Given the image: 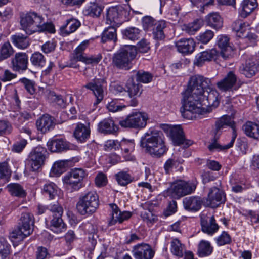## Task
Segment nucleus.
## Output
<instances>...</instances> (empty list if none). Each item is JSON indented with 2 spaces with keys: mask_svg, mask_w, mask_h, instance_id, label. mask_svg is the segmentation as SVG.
<instances>
[{
  "mask_svg": "<svg viewBox=\"0 0 259 259\" xmlns=\"http://www.w3.org/2000/svg\"><path fill=\"white\" fill-rule=\"evenodd\" d=\"M141 216L147 223H153L157 219L156 217L150 210H144L143 212H142Z\"/></svg>",
  "mask_w": 259,
  "mask_h": 259,
  "instance_id": "338daca9",
  "label": "nucleus"
},
{
  "mask_svg": "<svg viewBox=\"0 0 259 259\" xmlns=\"http://www.w3.org/2000/svg\"><path fill=\"white\" fill-rule=\"evenodd\" d=\"M257 65L253 62H246L239 68L240 72L247 78H251L257 72Z\"/></svg>",
  "mask_w": 259,
  "mask_h": 259,
  "instance_id": "bb28decb",
  "label": "nucleus"
},
{
  "mask_svg": "<svg viewBox=\"0 0 259 259\" xmlns=\"http://www.w3.org/2000/svg\"><path fill=\"white\" fill-rule=\"evenodd\" d=\"M229 38L227 36L220 35L218 37V45L221 49V55L227 60L232 57L233 55V50L229 43Z\"/></svg>",
  "mask_w": 259,
  "mask_h": 259,
  "instance_id": "f3484780",
  "label": "nucleus"
},
{
  "mask_svg": "<svg viewBox=\"0 0 259 259\" xmlns=\"http://www.w3.org/2000/svg\"><path fill=\"white\" fill-rule=\"evenodd\" d=\"M126 106L121 105L118 100H113L107 105V108L109 112H116L122 110Z\"/></svg>",
  "mask_w": 259,
  "mask_h": 259,
  "instance_id": "603ef678",
  "label": "nucleus"
},
{
  "mask_svg": "<svg viewBox=\"0 0 259 259\" xmlns=\"http://www.w3.org/2000/svg\"><path fill=\"white\" fill-rule=\"evenodd\" d=\"M152 75L149 72L138 71L137 73V81L143 83H148L152 80Z\"/></svg>",
  "mask_w": 259,
  "mask_h": 259,
  "instance_id": "5fc2aeb1",
  "label": "nucleus"
},
{
  "mask_svg": "<svg viewBox=\"0 0 259 259\" xmlns=\"http://www.w3.org/2000/svg\"><path fill=\"white\" fill-rule=\"evenodd\" d=\"M0 178L7 180L10 175V171L8 168L7 162L0 163Z\"/></svg>",
  "mask_w": 259,
  "mask_h": 259,
  "instance_id": "680f3d73",
  "label": "nucleus"
},
{
  "mask_svg": "<svg viewBox=\"0 0 259 259\" xmlns=\"http://www.w3.org/2000/svg\"><path fill=\"white\" fill-rule=\"evenodd\" d=\"M12 63L14 70H25L27 68L28 56L26 53H16L12 60Z\"/></svg>",
  "mask_w": 259,
  "mask_h": 259,
  "instance_id": "412c9836",
  "label": "nucleus"
},
{
  "mask_svg": "<svg viewBox=\"0 0 259 259\" xmlns=\"http://www.w3.org/2000/svg\"><path fill=\"white\" fill-rule=\"evenodd\" d=\"M213 32L208 30L200 34L198 36V40L203 44H207L213 38Z\"/></svg>",
  "mask_w": 259,
  "mask_h": 259,
  "instance_id": "bf43d9fd",
  "label": "nucleus"
},
{
  "mask_svg": "<svg viewBox=\"0 0 259 259\" xmlns=\"http://www.w3.org/2000/svg\"><path fill=\"white\" fill-rule=\"evenodd\" d=\"M140 30L136 27H130L122 31L124 37L131 40L138 39L140 36Z\"/></svg>",
  "mask_w": 259,
  "mask_h": 259,
  "instance_id": "c03bdc74",
  "label": "nucleus"
},
{
  "mask_svg": "<svg viewBox=\"0 0 259 259\" xmlns=\"http://www.w3.org/2000/svg\"><path fill=\"white\" fill-rule=\"evenodd\" d=\"M116 29L113 26H109L104 30L102 34L101 41L104 43L108 41H117Z\"/></svg>",
  "mask_w": 259,
  "mask_h": 259,
  "instance_id": "c756f323",
  "label": "nucleus"
},
{
  "mask_svg": "<svg viewBox=\"0 0 259 259\" xmlns=\"http://www.w3.org/2000/svg\"><path fill=\"white\" fill-rule=\"evenodd\" d=\"M237 137V133L236 131H233L232 135V138L230 143L224 146L220 145L217 142H213L208 146V148L210 151H213L214 150H224L229 149L233 145L234 142Z\"/></svg>",
  "mask_w": 259,
  "mask_h": 259,
  "instance_id": "72a5a7b5",
  "label": "nucleus"
},
{
  "mask_svg": "<svg viewBox=\"0 0 259 259\" xmlns=\"http://www.w3.org/2000/svg\"><path fill=\"white\" fill-rule=\"evenodd\" d=\"M13 53V50L9 42H5L1 47L0 50V60H5Z\"/></svg>",
  "mask_w": 259,
  "mask_h": 259,
  "instance_id": "09e8293b",
  "label": "nucleus"
},
{
  "mask_svg": "<svg viewBox=\"0 0 259 259\" xmlns=\"http://www.w3.org/2000/svg\"><path fill=\"white\" fill-rule=\"evenodd\" d=\"M219 226L215 223L213 216L209 219L208 222L203 221L202 222V230L205 232L209 234L214 233L218 229Z\"/></svg>",
  "mask_w": 259,
  "mask_h": 259,
  "instance_id": "c9c22d12",
  "label": "nucleus"
},
{
  "mask_svg": "<svg viewBox=\"0 0 259 259\" xmlns=\"http://www.w3.org/2000/svg\"><path fill=\"white\" fill-rule=\"evenodd\" d=\"M167 135L172 141L174 145L180 146L184 145V148H188L193 144L190 140L185 138L183 131H167Z\"/></svg>",
  "mask_w": 259,
  "mask_h": 259,
  "instance_id": "dca6fc26",
  "label": "nucleus"
},
{
  "mask_svg": "<svg viewBox=\"0 0 259 259\" xmlns=\"http://www.w3.org/2000/svg\"><path fill=\"white\" fill-rule=\"evenodd\" d=\"M67 164V161L60 160L54 163L53 164L50 175L52 177H58L65 170V167Z\"/></svg>",
  "mask_w": 259,
  "mask_h": 259,
  "instance_id": "4c0bfd02",
  "label": "nucleus"
},
{
  "mask_svg": "<svg viewBox=\"0 0 259 259\" xmlns=\"http://www.w3.org/2000/svg\"><path fill=\"white\" fill-rule=\"evenodd\" d=\"M213 247L208 241L202 240L199 244L198 254L200 257H205L211 254Z\"/></svg>",
  "mask_w": 259,
  "mask_h": 259,
  "instance_id": "e433bc0d",
  "label": "nucleus"
},
{
  "mask_svg": "<svg viewBox=\"0 0 259 259\" xmlns=\"http://www.w3.org/2000/svg\"><path fill=\"white\" fill-rule=\"evenodd\" d=\"M48 97L52 102L56 103L59 108H64L66 107V101L61 95H57L54 92H50Z\"/></svg>",
  "mask_w": 259,
  "mask_h": 259,
  "instance_id": "49530a36",
  "label": "nucleus"
},
{
  "mask_svg": "<svg viewBox=\"0 0 259 259\" xmlns=\"http://www.w3.org/2000/svg\"><path fill=\"white\" fill-rule=\"evenodd\" d=\"M48 155L47 149L38 146L29 153L27 160V165L30 167L32 171H37L44 164Z\"/></svg>",
  "mask_w": 259,
  "mask_h": 259,
  "instance_id": "0eeeda50",
  "label": "nucleus"
},
{
  "mask_svg": "<svg viewBox=\"0 0 259 259\" xmlns=\"http://www.w3.org/2000/svg\"><path fill=\"white\" fill-rule=\"evenodd\" d=\"M88 40L84 41L80 44L74 51V58L77 61H82L85 64H97L102 59L100 54L97 56H92L87 57L83 55L82 52L85 50L88 45Z\"/></svg>",
  "mask_w": 259,
  "mask_h": 259,
  "instance_id": "f8f14e48",
  "label": "nucleus"
},
{
  "mask_svg": "<svg viewBox=\"0 0 259 259\" xmlns=\"http://www.w3.org/2000/svg\"><path fill=\"white\" fill-rule=\"evenodd\" d=\"M42 20V17L36 13L29 12L21 16L20 24L27 34L45 31L54 33L55 30L54 25L52 23H45Z\"/></svg>",
  "mask_w": 259,
  "mask_h": 259,
  "instance_id": "7ed1b4c3",
  "label": "nucleus"
},
{
  "mask_svg": "<svg viewBox=\"0 0 259 259\" xmlns=\"http://www.w3.org/2000/svg\"><path fill=\"white\" fill-rule=\"evenodd\" d=\"M9 253V246L6 240L0 238V259H5Z\"/></svg>",
  "mask_w": 259,
  "mask_h": 259,
  "instance_id": "864d4df0",
  "label": "nucleus"
},
{
  "mask_svg": "<svg viewBox=\"0 0 259 259\" xmlns=\"http://www.w3.org/2000/svg\"><path fill=\"white\" fill-rule=\"evenodd\" d=\"M166 23L164 21H160L155 24L153 28V35L155 39L163 40L165 37L164 29L166 28Z\"/></svg>",
  "mask_w": 259,
  "mask_h": 259,
  "instance_id": "c85d7f7f",
  "label": "nucleus"
},
{
  "mask_svg": "<svg viewBox=\"0 0 259 259\" xmlns=\"http://www.w3.org/2000/svg\"><path fill=\"white\" fill-rule=\"evenodd\" d=\"M26 232H25L23 229H21L18 226L17 229L13 230L10 233L9 237L14 241V240H17L18 241L23 240L25 237L30 235L26 234Z\"/></svg>",
  "mask_w": 259,
  "mask_h": 259,
  "instance_id": "de8ad7c7",
  "label": "nucleus"
},
{
  "mask_svg": "<svg viewBox=\"0 0 259 259\" xmlns=\"http://www.w3.org/2000/svg\"><path fill=\"white\" fill-rule=\"evenodd\" d=\"M56 120L48 114H44L36 121L37 130H50L54 128L55 124H61L63 121L56 122Z\"/></svg>",
  "mask_w": 259,
  "mask_h": 259,
  "instance_id": "aec40b11",
  "label": "nucleus"
},
{
  "mask_svg": "<svg viewBox=\"0 0 259 259\" xmlns=\"http://www.w3.org/2000/svg\"><path fill=\"white\" fill-rule=\"evenodd\" d=\"M80 22L76 19L67 20L66 24L61 27L60 31L62 35H67L75 31L80 26Z\"/></svg>",
  "mask_w": 259,
  "mask_h": 259,
  "instance_id": "a878e982",
  "label": "nucleus"
},
{
  "mask_svg": "<svg viewBox=\"0 0 259 259\" xmlns=\"http://www.w3.org/2000/svg\"><path fill=\"white\" fill-rule=\"evenodd\" d=\"M217 241L219 245H224L230 243L231 242V237L228 233L223 232L222 234L218 237Z\"/></svg>",
  "mask_w": 259,
  "mask_h": 259,
  "instance_id": "e2e57ef3",
  "label": "nucleus"
},
{
  "mask_svg": "<svg viewBox=\"0 0 259 259\" xmlns=\"http://www.w3.org/2000/svg\"><path fill=\"white\" fill-rule=\"evenodd\" d=\"M183 204L185 209L196 211L200 209L202 200L198 196L187 197L183 199Z\"/></svg>",
  "mask_w": 259,
  "mask_h": 259,
  "instance_id": "5701e85b",
  "label": "nucleus"
},
{
  "mask_svg": "<svg viewBox=\"0 0 259 259\" xmlns=\"http://www.w3.org/2000/svg\"><path fill=\"white\" fill-rule=\"evenodd\" d=\"M171 251L172 253L178 257H182L184 252V245L178 239H174L171 242Z\"/></svg>",
  "mask_w": 259,
  "mask_h": 259,
  "instance_id": "a19ab883",
  "label": "nucleus"
},
{
  "mask_svg": "<svg viewBox=\"0 0 259 259\" xmlns=\"http://www.w3.org/2000/svg\"><path fill=\"white\" fill-rule=\"evenodd\" d=\"M141 146L151 155L160 157L166 151L163 135L158 131H148L141 138Z\"/></svg>",
  "mask_w": 259,
  "mask_h": 259,
  "instance_id": "f03ea898",
  "label": "nucleus"
},
{
  "mask_svg": "<svg viewBox=\"0 0 259 259\" xmlns=\"http://www.w3.org/2000/svg\"><path fill=\"white\" fill-rule=\"evenodd\" d=\"M203 25V20L197 19L192 23H189L186 27V30L190 34H193L198 31Z\"/></svg>",
  "mask_w": 259,
  "mask_h": 259,
  "instance_id": "8fccbe9b",
  "label": "nucleus"
},
{
  "mask_svg": "<svg viewBox=\"0 0 259 259\" xmlns=\"http://www.w3.org/2000/svg\"><path fill=\"white\" fill-rule=\"evenodd\" d=\"M20 81L24 85L25 88L29 94L33 95L35 93L33 81L26 78H23Z\"/></svg>",
  "mask_w": 259,
  "mask_h": 259,
  "instance_id": "052dcab7",
  "label": "nucleus"
},
{
  "mask_svg": "<svg viewBox=\"0 0 259 259\" xmlns=\"http://www.w3.org/2000/svg\"><path fill=\"white\" fill-rule=\"evenodd\" d=\"M13 42L19 48H26L29 45L27 36L23 35H15L12 37Z\"/></svg>",
  "mask_w": 259,
  "mask_h": 259,
  "instance_id": "ea45409f",
  "label": "nucleus"
},
{
  "mask_svg": "<svg viewBox=\"0 0 259 259\" xmlns=\"http://www.w3.org/2000/svg\"><path fill=\"white\" fill-rule=\"evenodd\" d=\"M90 135V131H74L73 136L79 142H82Z\"/></svg>",
  "mask_w": 259,
  "mask_h": 259,
  "instance_id": "6e6d98bb",
  "label": "nucleus"
},
{
  "mask_svg": "<svg viewBox=\"0 0 259 259\" xmlns=\"http://www.w3.org/2000/svg\"><path fill=\"white\" fill-rule=\"evenodd\" d=\"M235 123L229 116L224 115L215 122L217 130L229 127L233 130L235 128Z\"/></svg>",
  "mask_w": 259,
  "mask_h": 259,
  "instance_id": "7c9ffc66",
  "label": "nucleus"
},
{
  "mask_svg": "<svg viewBox=\"0 0 259 259\" xmlns=\"http://www.w3.org/2000/svg\"><path fill=\"white\" fill-rule=\"evenodd\" d=\"M225 201L226 196L223 191L213 187L209 189L205 203L206 206L214 208L224 203Z\"/></svg>",
  "mask_w": 259,
  "mask_h": 259,
  "instance_id": "9b49d317",
  "label": "nucleus"
},
{
  "mask_svg": "<svg viewBox=\"0 0 259 259\" xmlns=\"http://www.w3.org/2000/svg\"><path fill=\"white\" fill-rule=\"evenodd\" d=\"M50 150L53 152H60L68 148L67 144L62 139L52 140L48 144Z\"/></svg>",
  "mask_w": 259,
  "mask_h": 259,
  "instance_id": "2f4dec72",
  "label": "nucleus"
},
{
  "mask_svg": "<svg viewBox=\"0 0 259 259\" xmlns=\"http://www.w3.org/2000/svg\"><path fill=\"white\" fill-rule=\"evenodd\" d=\"M61 217L53 215L51 221V229L57 233L61 232L65 228V224L63 222Z\"/></svg>",
  "mask_w": 259,
  "mask_h": 259,
  "instance_id": "f704fd0d",
  "label": "nucleus"
},
{
  "mask_svg": "<svg viewBox=\"0 0 259 259\" xmlns=\"http://www.w3.org/2000/svg\"><path fill=\"white\" fill-rule=\"evenodd\" d=\"M110 207L112 209L111 218L108 221V225L112 226L116 223H122L124 220L128 219L131 217L130 212H121L118 206L115 204H110Z\"/></svg>",
  "mask_w": 259,
  "mask_h": 259,
  "instance_id": "4468645a",
  "label": "nucleus"
},
{
  "mask_svg": "<svg viewBox=\"0 0 259 259\" xmlns=\"http://www.w3.org/2000/svg\"><path fill=\"white\" fill-rule=\"evenodd\" d=\"M7 188L11 195L20 198H24L26 193L23 187L19 184L12 183L7 186Z\"/></svg>",
  "mask_w": 259,
  "mask_h": 259,
  "instance_id": "473e14b6",
  "label": "nucleus"
},
{
  "mask_svg": "<svg viewBox=\"0 0 259 259\" xmlns=\"http://www.w3.org/2000/svg\"><path fill=\"white\" fill-rule=\"evenodd\" d=\"M210 88L209 79L198 75L190 77L182 100L183 106L180 111L184 118L193 119L196 118V115L202 114L204 112L202 106L206 104L204 103L206 97L204 95L205 90Z\"/></svg>",
  "mask_w": 259,
  "mask_h": 259,
  "instance_id": "f257e3e1",
  "label": "nucleus"
},
{
  "mask_svg": "<svg viewBox=\"0 0 259 259\" xmlns=\"http://www.w3.org/2000/svg\"><path fill=\"white\" fill-rule=\"evenodd\" d=\"M99 205L97 194L95 192L90 191L79 197L76 208L81 215H91L96 211Z\"/></svg>",
  "mask_w": 259,
  "mask_h": 259,
  "instance_id": "39448f33",
  "label": "nucleus"
},
{
  "mask_svg": "<svg viewBox=\"0 0 259 259\" xmlns=\"http://www.w3.org/2000/svg\"><path fill=\"white\" fill-rule=\"evenodd\" d=\"M48 209L51 211L53 215L62 216L63 214L62 207L57 203L48 206Z\"/></svg>",
  "mask_w": 259,
  "mask_h": 259,
  "instance_id": "69168bd1",
  "label": "nucleus"
},
{
  "mask_svg": "<svg viewBox=\"0 0 259 259\" xmlns=\"http://www.w3.org/2000/svg\"><path fill=\"white\" fill-rule=\"evenodd\" d=\"M34 220L33 214L29 212L22 213L18 226L26 232V234L30 235L33 231Z\"/></svg>",
  "mask_w": 259,
  "mask_h": 259,
  "instance_id": "6ab92c4d",
  "label": "nucleus"
},
{
  "mask_svg": "<svg viewBox=\"0 0 259 259\" xmlns=\"http://www.w3.org/2000/svg\"><path fill=\"white\" fill-rule=\"evenodd\" d=\"M30 60L34 65L41 67H43L46 63V60L43 55L39 52L33 53L32 55Z\"/></svg>",
  "mask_w": 259,
  "mask_h": 259,
  "instance_id": "3c124183",
  "label": "nucleus"
},
{
  "mask_svg": "<svg viewBox=\"0 0 259 259\" xmlns=\"http://www.w3.org/2000/svg\"><path fill=\"white\" fill-rule=\"evenodd\" d=\"M258 6L257 0H243L241 3V11L240 15L246 18L250 15Z\"/></svg>",
  "mask_w": 259,
  "mask_h": 259,
  "instance_id": "393cba45",
  "label": "nucleus"
},
{
  "mask_svg": "<svg viewBox=\"0 0 259 259\" xmlns=\"http://www.w3.org/2000/svg\"><path fill=\"white\" fill-rule=\"evenodd\" d=\"M99 130H107L108 128L115 130L117 128L115 125L114 121L111 119H105L99 124Z\"/></svg>",
  "mask_w": 259,
  "mask_h": 259,
  "instance_id": "4d7b16f0",
  "label": "nucleus"
},
{
  "mask_svg": "<svg viewBox=\"0 0 259 259\" xmlns=\"http://www.w3.org/2000/svg\"><path fill=\"white\" fill-rule=\"evenodd\" d=\"M85 176V171L81 168H75L68 172L63 178L64 183L69 185L75 190L81 187V181Z\"/></svg>",
  "mask_w": 259,
  "mask_h": 259,
  "instance_id": "1a4fd4ad",
  "label": "nucleus"
},
{
  "mask_svg": "<svg viewBox=\"0 0 259 259\" xmlns=\"http://www.w3.org/2000/svg\"><path fill=\"white\" fill-rule=\"evenodd\" d=\"M176 46L179 52L184 54H188L194 51L195 42L192 38H183L176 42Z\"/></svg>",
  "mask_w": 259,
  "mask_h": 259,
  "instance_id": "4be33fe9",
  "label": "nucleus"
},
{
  "mask_svg": "<svg viewBox=\"0 0 259 259\" xmlns=\"http://www.w3.org/2000/svg\"><path fill=\"white\" fill-rule=\"evenodd\" d=\"M137 49L134 46H126L120 49L112 58V64L120 69L127 70L132 68V61L136 57Z\"/></svg>",
  "mask_w": 259,
  "mask_h": 259,
  "instance_id": "20e7f679",
  "label": "nucleus"
},
{
  "mask_svg": "<svg viewBox=\"0 0 259 259\" xmlns=\"http://www.w3.org/2000/svg\"><path fill=\"white\" fill-rule=\"evenodd\" d=\"M148 117L147 115L142 113L128 116L126 119L119 122L123 128H144L146 124Z\"/></svg>",
  "mask_w": 259,
  "mask_h": 259,
  "instance_id": "9d476101",
  "label": "nucleus"
},
{
  "mask_svg": "<svg viewBox=\"0 0 259 259\" xmlns=\"http://www.w3.org/2000/svg\"><path fill=\"white\" fill-rule=\"evenodd\" d=\"M197 183L196 180L189 182L179 180L172 184L168 189V193L174 198L179 199L194 192Z\"/></svg>",
  "mask_w": 259,
  "mask_h": 259,
  "instance_id": "423d86ee",
  "label": "nucleus"
},
{
  "mask_svg": "<svg viewBox=\"0 0 259 259\" xmlns=\"http://www.w3.org/2000/svg\"><path fill=\"white\" fill-rule=\"evenodd\" d=\"M128 11L121 6L109 8L107 11L106 19L108 24H121L125 21Z\"/></svg>",
  "mask_w": 259,
  "mask_h": 259,
  "instance_id": "6e6552de",
  "label": "nucleus"
},
{
  "mask_svg": "<svg viewBox=\"0 0 259 259\" xmlns=\"http://www.w3.org/2000/svg\"><path fill=\"white\" fill-rule=\"evenodd\" d=\"M27 143L26 140L24 139L21 140L13 145L12 150L15 152H21L26 146Z\"/></svg>",
  "mask_w": 259,
  "mask_h": 259,
  "instance_id": "774afa93",
  "label": "nucleus"
},
{
  "mask_svg": "<svg viewBox=\"0 0 259 259\" xmlns=\"http://www.w3.org/2000/svg\"><path fill=\"white\" fill-rule=\"evenodd\" d=\"M126 88L127 92L131 97L138 95V93H140V94L141 93V91H140V87L139 83H136L133 78H131L128 80L126 83Z\"/></svg>",
  "mask_w": 259,
  "mask_h": 259,
  "instance_id": "37998d69",
  "label": "nucleus"
},
{
  "mask_svg": "<svg viewBox=\"0 0 259 259\" xmlns=\"http://www.w3.org/2000/svg\"><path fill=\"white\" fill-rule=\"evenodd\" d=\"M218 54L215 49H210L201 52L196 56V61L194 64L198 66H201L205 61H209L214 59Z\"/></svg>",
  "mask_w": 259,
  "mask_h": 259,
  "instance_id": "b1692460",
  "label": "nucleus"
},
{
  "mask_svg": "<svg viewBox=\"0 0 259 259\" xmlns=\"http://www.w3.org/2000/svg\"><path fill=\"white\" fill-rule=\"evenodd\" d=\"M118 183L121 186H126L131 183L134 178L126 171H120L115 175Z\"/></svg>",
  "mask_w": 259,
  "mask_h": 259,
  "instance_id": "79ce46f5",
  "label": "nucleus"
},
{
  "mask_svg": "<svg viewBox=\"0 0 259 259\" xmlns=\"http://www.w3.org/2000/svg\"><path fill=\"white\" fill-rule=\"evenodd\" d=\"M105 83L104 78H95L92 81L83 86L82 89L86 88L92 91L97 99L98 102H101L104 97L103 84Z\"/></svg>",
  "mask_w": 259,
  "mask_h": 259,
  "instance_id": "ddd939ff",
  "label": "nucleus"
},
{
  "mask_svg": "<svg viewBox=\"0 0 259 259\" xmlns=\"http://www.w3.org/2000/svg\"><path fill=\"white\" fill-rule=\"evenodd\" d=\"M42 193L45 195H48L50 199H53L57 195V187L53 183L45 184L42 189Z\"/></svg>",
  "mask_w": 259,
  "mask_h": 259,
  "instance_id": "a18cd8bd",
  "label": "nucleus"
},
{
  "mask_svg": "<svg viewBox=\"0 0 259 259\" xmlns=\"http://www.w3.org/2000/svg\"><path fill=\"white\" fill-rule=\"evenodd\" d=\"M237 81V77L232 71H230L225 77L218 81L217 83L218 88L222 91L231 90L235 85Z\"/></svg>",
  "mask_w": 259,
  "mask_h": 259,
  "instance_id": "a211bd4d",
  "label": "nucleus"
},
{
  "mask_svg": "<svg viewBox=\"0 0 259 259\" xmlns=\"http://www.w3.org/2000/svg\"><path fill=\"white\" fill-rule=\"evenodd\" d=\"M133 252L136 259H152L154 255V251L147 244L137 245L134 247Z\"/></svg>",
  "mask_w": 259,
  "mask_h": 259,
  "instance_id": "2eb2a0df",
  "label": "nucleus"
},
{
  "mask_svg": "<svg viewBox=\"0 0 259 259\" xmlns=\"http://www.w3.org/2000/svg\"><path fill=\"white\" fill-rule=\"evenodd\" d=\"M142 23L144 29L145 30H148L154 25L155 26V24L157 23L152 17L150 16H145L142 19Z\"/></svg>",
  "mask_w": 259,
  "mask_h": 259,
  "instance_id": "13d9d810",
  "label": "nucleus"
},
{
  "mask_svg": "<svg viewBox=\"0 0 259 259\" xmlns=\"http://www.w3.org/2000/svg\"><path fill=\"white\" fill-rule=\"evenodd\" d=\"M102 11L101 5L96 3H91L90 6L84 10V13L92 17H99Z\"/></svg>",
  "mask_w": 259,
  "mask_h": 259,
  "instance_id": "58836bf2",
  "label": "nucleus"
},
{
  "mask_svg": "<svg viewBox=\"0 0 259 259\" xmlns=\"http://www.w3.org/2000/svg\"><path fill=\"white\" fill-rule=\"evenodd\" d=\"M207 25L216 30L220 29L223 26V20L217 13H212L206 17L205 19Z\"/></svg>",
  "mask_w": 259,
  "mask_h": 259,
  "instance_id": "cd10ccee",
  "label": "nucleus"
},
{
  "mask_svg": "<svg viewBox=\"0 0 259 259\" xmlns=\"http://www.w3.org/2000/svg\"><path fill=\"white\" fill-rule=\"evenodd\" d=\"M180 161H178L177 160L175 159H168L165 164L164 169L167 174H168L174 167L178 166L179 164L180 163Z\"/></svg>",
  "mask_w": 259,
  "mask_h": 259,
  "instance_id": "0e129e2a",
  "label": "nucleus"
}]
</instances>
